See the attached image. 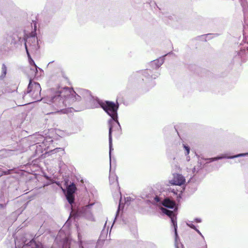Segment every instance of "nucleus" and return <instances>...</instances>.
Returning <instances> with one entry per match:
<instances>
[{"label":"nucleus","instance_id":"obj_21","mask_svg":"<svg viewBox=\"0 0 248 248\" xmlns=\"http://www.w3.org/2000/svg\"><path fill=\"white\" fill-rule=\"evenodd\" d=\"M36 22H35L34 23V30H36Z\"/></svg>","mask_w":248,"mask_h":248},{"label":"nucleus","instance_id":"obj_6","mask_svg":"<svg viewBox=\"0 0 248 248\" xmlns=\"http://www.w3.org/2000/svg\"><path fill=\"white\" fill-rule=\"evenodd\" d=\"M26 44L27 46V48L28 49V47H29L31 51H35L37 49V38L34 36L28 38L25 45Z\"/></svg>","mask_w":248,"mask_h":248},{"label":"nucleus","instance_id":"obj_14","mask_svg":"<svg viewBox=\"0 0 248 248\" xmlns=\"http://www.w3.org/2000/svg\"><path fill=\"white\" fill-rule=\"evenodd\" d=\"M184 148H185L186 152L185 153L186 155H188L189 154L190 152V148L188 146H186V145L184 144Z\"/></svg>","mask_w":248,"mask_h":248},{"label":"nucleus","instance_id":"obj_4","mask_svg":"<svg viewBox=\"0 0 248 248\" xmlns=\"http://www.w3.org/2000/svg\"><path fill=\"white\" fill-rule=\"evenodd\" d=\"M186 182L185 178L180 174L175 173L173 174V178L169 181L171 185L181 186Z\"/></svg>","mask_w":248,"mask_h":248},{"label":"nucleus","instance_id":"obj_23","mask_svg":"<svg viewBox=\"0 0 248 248\" xmlns=\"http://www.w3.org/2000/svg\"><path fill=\"white\" fill-rule=\"evenodd\" d=\"M171 191L172 192H173L174 194H176V195H177V193L174 191V189H172V190H171Z\"/></svg>","mask_w":248,"mask_h":248},{"label":"nucleus","instance_id":"obj_17","mask_svg":"<svg viewBox=\"0 0 248 248\" xmlns=\"http://www.w3.org/2000/svg\"><path fill=\"white\" fill-rule=\"evenodd\" d=\"M247 154H238L237 155H234L233 156L229 157V158H234V157H239V156H244V155H246Z\"/></svg>","mask_w":248,"mask_h":248},{"label":"nucleus","instance_id":"obj_10","mask_svg":"<svg viewBox=\"0 0 248 248\" xmlns=\"http://www.w3.org/2000/svg\"><path fill=\"white\" fill-rule=\"evenodd\" d=\"M25 48H26V51H27V53L28 54V58H29V62L30 63V64L31 65H34L36 68H37V66L35 64L34 62L33 61V60L31 59L29 53V51H28V49L27 48V46L26 45V44H25Z\"/></svg>","mask_w":248,"mask_h":248},{"label":"nucleus","instance_id":"obj_24","mask_svg":"<svg viewBox=\"0 0 248 248\" xmlns=\"http://www.w3.org/2000/svg\"><path fill=\"white\" fill-rule=\"evenodd\" d=\"M196 221H197V222H200L201 221H200V220H199V219H196Z\"/></svg>","mask_w":248,"mask_h":248},{"label":"nucleus","instance_id":"obj_18","mask_svg":"<svg viewBox=\"0 0 248 248\" xmlns=\"http://www.w3.org/2000/svg\"><path fill=\"white\" fill-rule=\"evenodd\" d=\"M34 139H41V140H40V141H41L42 140L44 139V137L42 136V135H38L35 137H34Z\"/></svg>","mask_w":248,"mask_h":248},{"label":"nucleus","instance_id":"obj_15","mask_svg":"<svg viewBox=\"0 0 248 248\" xmlns=\"http://www.w3.org/2000/svg\"><path fill=\"white\" fill-rule=\"evenodd\" d=\"M1 69H2V72L3 74L4 75H5L6 74L7 67L4 64H2Z\"/></svg>","mask_w":248,"mask_h":248},{"label":"nucleus","instance_id":"obj_2","mask_svg":"<svg viewBox=\"0 0 248 248\" xmlns=\"http://www.w3.org/2000/svg\"><path fill=\"white\" fill-rule=\"evenodd\" d=\"M41 88L38 83L30 80L28 87L27 93H30L34 101L40 100L41 98Z\"/></svg>","mask_w":248,"mask_h":248},{"label":"nucleus","instance_id":"obj_13","mask_svg":"<svg viewBox=\"0 0 248 248\" xmlns=\"http://www.w3.org/2000/svg\"><path fill=\"white\" fill-rule=\"evenodd\" d=\"M112 125H110L109 127V144L110 148H111L112 145Z\"/></svg>","mask_w":248,"mask_h":248},{"label":"nucleus","instance_id":"obj_20","mask_svg":"<svg viewBox=\"0 0 248 248\" xmlns=\"http://www.w3.org/2000/svg\"><path fill=\"white\" fill-rule=\"evenodd\" d=\"M155 201L156 202H159L160 200H159V198L157 196H156L155 198Z\"/></svg>","mask_w":248,"mask_h":248},{"label":"nucleus","instance_id":"obj_19","mask_svg":"<svg viewBox=\"0 0 248 248\" xmlns=\"http://www.w3.org/2000/svg\"><path fill=\"white\" fill-rule=\"evenodd\" d=\"M188 226L192 229H196L195 226L192 224H188Z\"/></svg>","mask_w":248,"mask_h":248},{"label":"nucleus","instance_id":"obj_12","mask_svg":"<svg viewBox=\"0 0 248 248\" xmlns=\"http://www.w3.org/2000/svg\"><path fill=\"white\" fill-rule=\"evenodd\" d=\"M57 74L58 77H62L68 80V77L66 76L65 72L62 69H60L57 72Z\"/></svg>","mask_w":248,"mask_h":248},{"label":"nucleus","instance_id":"obj_16","mask_svg":"<svg viewBox=\"0 0 248 248\" xmlns=\"http://www.w3.org/2000/svg\"><path fill=\"white\" fill-rule=\"evenodd\" d=\"M175 248H184L183 245L181 243H175Z\"/></svg>","mask_w":248,"mask_h":248},{"label":"nucleus","instance_id":"obj_3","mask_svg":"<svg viewBox=\"0 0 248 248\" xmlns=\"http://www.w3.org/2000/svg\"><path fill=\"white\" fill-rule=\"evenodd\" d=\"M101 108L106 111L113 120L117 118V110L118 108V105H116L113 102L106 101L99 103Z\"/></svg>","mask_w":248,"mask_h":248},{"label":"nucleus","instance_id":"obj_8","mask_svg":"<svg viewBox=\"0 0 248 248\" xmlns=\"http://www.w3.org/2000/svg\"><path fill=\"white\" fill-rule=\"evenodd\" d=\"M162 203L163 206L169 208H173L175 205V202L169 198L165 199Z\"/></svg>","mask_w":248,"mask_h":248},{"label":"nucleus","instance_id":"obj_22","mask_svg":"<svg viewBox=\"0 0 248 248\" xmlns=\"http://www.w3.org/2000/svg\"><path fill=\"white\" fill-rule=\"evenodd\" d=\"M222 158L221 157H217V158H212V160H217V159H221Z\"/></svg>","mask_w":248,"mask_h":248},{"label":"nucleus","instance_id":"obj_7","mask_svg":"<svg viewBox=\"0 0 248 248\" xmlns=\"http://www.w3.org/2000/svg\"><path fill=\"white\" fill-rule=\"evenodd\" d=\"M161 210L164 214L167 215L171 218V222L174 226L175 230V232H176V227H177V223L176 221V217H175L174 212L172 211L169 210L163 207H161Z\"/></svg>","mask_w":248,"mask_h":248},{"label":"nucleus","instance_id":"obj_5","mask_svg":"<svg viewBox=\"0 0 248 248\" xmlns=\"http://www.w3.org/2000/svg\"><path fill=\"white\" fill-rule=\"evenodd\" d=\"M149 74L147 70L138 72L135 75V79L138 84H141L144 79H147L149 77Z\"/></svg>","mask_w":248,"mask_h":248},{"label":"nucleus","instance_id":"obj_1","mask_svg":"<svg viewBox=\"0 0 248 248\" xmlns=\"http://www.w3.org/2000/svg\"><path fill=\"white\" fill-rule=\"evenodd\" d=\"M80 95L75 92L71 93L69 88H59L58 91L51 96L47 97V103L49 104L52 112L47 113V114L62 111L67 106H70L74 102L79 101L81 98H85L84 94L90 95V93L83 90L79 93Z\"/></svg>","mask_w":248,"mask_h":248},{"label":"nucleus","instance_id":"obj_11","mask_svg":"<svg viewBox=\"0 0 248 248\" xmlns=\"http://www.w3.org/2000/svg\"><path fill=\"white\" fill-rule=\"evenodd\" d=\"M66 199L69 202V203L71 204H72L75 200V197L74 194H66Z\"/></svg>","mask_w":248,"mask_h":248},{"label":"nucleus","instance_id":"obj_25","mask_svg":"<svg viewBox=\"0 0 248 248\" xmlns=\"http://www.w3.org/2000/svg\"><path fill=\"white\" fill-rule=\"evenodd\" d=\"M34 142H36V143H35L36 144H38V143H39V142H38V141H36V140H34Z\"/></svg>","mask_w":248,"mask_h":248},{"label":"nucleus","instance_id":"obj_9","mask_svg":"<svg viewBox=\"0 0 248 248\" xmlns=\"http://www.w3.org/2000/svg\"><path fill=\"white\" fill-rule=\"evenodd\" d=\"M76 189L77 187L75 184L72 183L67 187L66 194H74L76 192Z\"/></svg>","mask_w":248,"mask_h":248}]
</instances>
